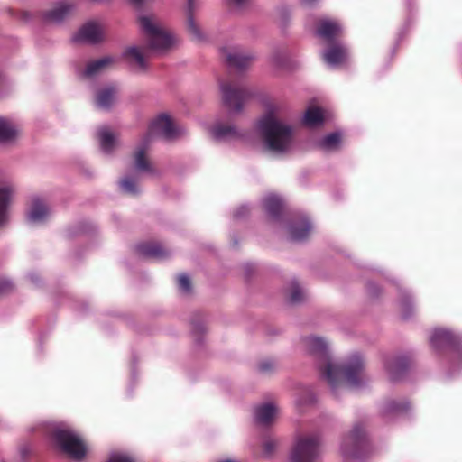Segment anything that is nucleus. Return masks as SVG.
Listing matches in <instances>:
<instances>
[{"instance_id": "2f4dec72", "label": "nucleus", "mask_w": 462, "mask_h": 462, "mask_svg": "<svg viewBox=\"0 0 462 462\" xmlns=\"http://www.w3.org/2000/svg\"><path fill=\"white\" fill-rule=\"evenodd\" d=\"M288 296L291 303L300 302L304 299V292L295 281H292L290 284Z\"/></svg>"}, {"instance_id": "f03ea898", "label": "nucleus", "mask_w": 462, "mask_h": 462, "mask_svg": "<svg viewBox=\"0 0 462 462\" xmlns=\"http://www.w3.org/2000/svg\"><path fill=\"white\" fill-rule=\"evenodd\" d=\"M183 134V129L177 126L172 119L166 114L155 117L149 127L147 134L134 152L133 172L125 174L119 181L120 189L129 195H135L140 191L139 182L143 173H152L153 168L148 159L147 152L152 138L161 137L167 141L174 140Z\"/></svg>"}, {"instance_id": "f257e3e1", "label": "nucleus", "mask_w": 462, "mask_h": 462, "mask_svg": "<svg viewBox=\"0 0 462 462\" xmlns=\"http://www.w3.org/2000/svg\"><path fill=\"white\" fill-rule=\"evenodd\" d=\"M303 346L310 355L318 359V367L332 392L357 388L365 383L364 362L359 355H353L341 365L331 359L325 339L310 336L303 339Z\"/></svg>"}, {"instance_id": "6e6552de", "label": "nucleus", "mask_w": 462, "mask_h": 462, "mask_svg": "<svg viewBox=\"0 0 462 462\" xmlns=\"http://www.w3.org/2000/svg\"><path fill=\"white\" fill-rule=\"evenodd\" d=\"M220 88L225 105L234 112H239L244 105L248 92L240 84L221 82Z\"/></svg>"}, {"instance_id": "9d476101", "label": "nucleus", "mask_w": 462, "mask_h": 462, "mask_svg": "<svg viewBox=\"0 0 462 462\" xmlns=\"http://www.w3.org/2000/svg\"><path fill=\"white\" fill-rule=\"evenodd\" d=\"M146 48L131 46L125 50L124 59L136 73H144L148 69Z\"/></svg>"}, {"instance_id": "a878e982", "label": "nucleus", "mask_w": 462, "mask_h": 462, "mask_svg": "<svg viewBox=\"0 0 462 462\" xmlns=\"http://www.w3.org/2000/svg\"><path fill=\"white\" fill-rule=\"evenodd\" d=\"M141 255L150 258L162 259L168 255L167 251L157 243H144L137 247Z\"/></svg>"}, {"instance_id": "4be33fe9", "label": "nucleus", "mask_w": 462, "mask_h": 462, "mask_svg": "<svg viewBox=\"0 0 462 462\" xmlns=\"http://www.w3.org/2000/svg\"><path fill=\"white\" fill-rule=\"evenodd\" d=\"M278 415V408L273 402L263 403L255 409L257 423L266 426L273 422Z\"/></svg>"}, {"instance_id": "423d86ee", "label": "nucleus", "mask_w": 462, "mask_h": 462, "mask_svg": "<svg viewBox=\"0 0 462 462\" xmlns=\"http://www.w3.org/2000/svg\"><path fill=\"white\" fill-rule=\"evenodd\" d=\"M340 452L345 460L354 462H364L372 456L374 449L362 425H355L353 430L344 436Z\"/></svg>"}, {"instance_id": "5701e85b", "label": "nucleus", "mask_w": 462, "mask_h": 462, "mask_svg": "<svg viewBox=\"0 0 462 462\" xmlns=\"http://www.w3.org/2000/svg\"><path fill=\"white\" fill-rule=\"evenodd\" d=\"M341 25L334 20L323 19L319 22L317 34L328 42L333 41L340 34Z\"/></svg>"}, {"instance_id": "412c9836", "label": "nucleus", "mask_w": 462, "mask_h": 462, "mask_svg": "<svg viewBox=\"0 0 462 462\" xmlns=\"http://www.w3.org/2000/svg\"><path fill=\"white\" fill-rule=\"evenodd\" d=\"M17 125L8 118L0 116V144L13 143L18 137Z\"/></svg>"}, {"instance_id": "6ab92c4d", "label": "nucleus", "mask_w": 462, "mask_h": 462, "mask_svg": "<svg viewBox=\"0 0 462 462\" xmlns=\"http://www.w3.org/2000/svg\"><path fill=\"white\" fill-rule=\"evenodd\" d=\"M212 136L217 141H230L241 138L242 134L231 125L216 123L210 129Z\"/></svg>"}, {"instance_id": "7ed1b4c3", "label": "nucleus", "mask_w": 462, "mask_h": 462, "mask_svg": "<svg viewBox=\"0 0 462 462\" xmlns=\"http://www.w3.org/2000/svg\"><path fill=\"white\" fill-rule=\"evenodd\" d=\"M257 129L265 147L271 152L282 154L291 149L292 128L279 118L273 107L259 119Z\"/></svg>"}, {"instance_id": "79ce46f5", "label": "nucleus", "mask_w": 462, "mask_h": 462, "mask_svg": "<svg viewBox=\"0 0 462 462\" xmlns=\"http://www.w3.org/2000/svg\"><path fill=\"white\" fill-rule=\"evenodd\" d=\"M248 213L249 208L247 206H241L234 212V217L239 219L246 216Z\"/></svg>"}, {"instance_id": "2eb2a0df", "label": "nucleus", "mask_w": 462, "mask_h": 462, "mask_svg": "<svg viewBox=\"0 0 462 462\" xmlns=\"http://www.w3.org/2000/svg\"><path fill=\"white\" fill-rule=\"evenodd\" d=\"M97 137L102 152L106 154L113 153L119 146L118 135L107 125L97 129Z\"/></svg>"}, {"instance_id": "dca6fc26", "label": "nucleus", "mask_w": 462, "mask_h": 462, "mask_svg": "<svg viewBox=\"0 0 462 462\" xmlns=\"http://www.w3.org/2000/svg\"><path fill=\"white\" fill-rule=\"evenodd\" d=\"M118 89L114 85L106 86L97 91L95 106L101 110H109L116 102Z\"/></svg>"}, {"instance_id": "c756f323", "label": "nucleus", "mask_w": 462, "mask_h": 462, "mask_svg": "<svg viewBox=\"0 0 462 462\" xmlns=\"http://www.w3.org/2000/svg\"><path fill=\"white\" fill-rule=\"evenodd\" d=\"M269 62L274 69H285L288 65V55L283 51H275L271 54Z\"/></svg>"}, {"instance_id": "a211bd4d", "label": "nucleus", "mask_w": 462, "mask_h": 462, "mask_svg": "<svg viewBox=\"0 0 462 462\" xmlns=\"http://www.w3.org/2000/svg\"><path fill=\"white\" fill-rule=\"evenodd\" d=\"M75 10V5L69 1H62L47 11L44 19L51 23H60L69 16Z\"/></svg>"}, {"instance_id": "a18cd8bd", "label": "nucleus", "mask_w": 462, "mask_h": 462, "mask_svg": "<svg viewBox=\"0 0 462 462\" xmlns=\"http://www.w3.org/2000/svg\"><path fill=\"white\" fill-rule=\"evenodd\" d=\"M131 1L135 5H141L144 0H131Z\"/></svg>"}, {"instance_id": "a19ab883", "label": "nucleus", "mask_w": 462, "mask_h": 462, "mask_svg": "<svg viewBox=\"0 0 462 462\" xmlns=\"http://www.w3.org/2000/svg\"><path fill=\"white\" fill-rule=\"evenodd\" d=\"M32 446L28 443L23 444L19 448V453L22 457V458H26L31 453H32Z\"/></svg>"}, {"instance_id": "49530a36", "label": "nucleus", "mask_w": 462, "mask_h": 462, "mask_svg": "<svg viewBox=\"0 0 462 462\" xmlns=\"http://www.w3.org/2000/svg\"><path fill=\"white\" fill-rule=\"evenodd\" d=\"M304 3L306 4H311L312 2H314L315 0H302Z\"/></svg>"}, {"instance_id": "e433bc0d", "label": "nucleus", "mask_w": 462, "mask_h": 462, "mask_svg": "<svg viewBox=\"0 0 462 462\" xmlns=\"http://www.w3.org/2000/svg\"><path fill=\"white\" fill-rule=\"evenodd\" d=\"M276 364L273 360H263L259 364V370L262 373H270L274 370Z\"/></svg>"}, {"instance_id": "39448f33", "label": "nucleus", "mask_w": 462, "mask_h": 462, "mask_svg": "<svg viewBox=\"0 0 462 462\" xmlns=\"http://www.w3.org/2000/svg\"><path fill=\"white\" fill-rule=\"evenodd\" d=\"M141 31L147 41V49L154 52H162L174 43V38L162 23L152 14L139 17Z\"/></svg>"}, {"instance_id": "4468645a", "label": "nucleus", "mask_w": 462, "mask_h": 462, "mask_svg": "<svg viewBox=\"0 0 462 462\" xmlns=\"http://www.w3.org/2000/svg\"><path fill=\"white\" fill-rule=\"evenodd\" d=\"M15 188L10 181L0 184V227L8 220V208L14 196Z\"/></svg>"}, {"instance_id": "ea45409f", "label": "nucleus", "mask_w": 462, "mask_h": 462, "mask_svg": "<svg viewBox=\"0 0 462 462\" xmlns=\"http://www.w3.org/2000/svg\"><path fill=\"white\" fill-rule=\"evenodd\" d=\"M13 289V284L9 280L0 281V295L10 291Z\"/></svg>"}, {"instance_id": "b1692460", "label": "nucleus", "mask_w": 462, "mask_h": 462, "mask_svg": "<svg viewBox=\"0 0 462 462\" xmlns=\"http://www.w3.org/2000/svg\"><path fill=\"white\" fill-rule=\"evenodd\" d=\"M311 230V226L309 220L304 217L299 220L293 221L289 227L290 237L293 241H303L308 237Z\"/></svg>"}, {"instance_id": "20e7f679", "label": "nucleus", "mask_w": 462, "mask_h": 462, "mask_svg": "<svg viewBox=\"0 0 462 462\" xmlns=\"http://www.w3.org/2000/svg\"><path fill=\"white\" fill-rule=\"evenodd\" d=\"M46 432L53 438L60 450L69 457L79 460L87 453V446L82 438L65 424H48Z\"/></svg>"}, {"instance_id": "de8ad7c7", "label": "nucleus", "mask_w": 462, "mask_h": 462, "mask_svg": "<svg viewBox=\"0 0 462 462\" xmlns=\"http://www.w3.org/2000/svg\"><path fill=\"white\" fill-rule=\"evenodd\" d=\"M403 316H404V318H407L408 314L407 313H403Z\"/></svg>"}, {"instance_id": "c9c22d12", "label": "nucleus", "mask_w": 462, "mask_h": 462, "mask_svg": "<svg viewBox=\"0 0 462 462\" xmlns=\"http://www.w3.org/2000/svg\"><path fill=\"white\" fill-rule=\"evenodd\" d=\"M107 462H134L131 457L124 453H113Z\"/></svg>"}, {"instance_id": "f704fd0d", "label": "nucleus", "mask_w": 462, "mask_h": 462, "mask_svg": "<svg viewBox=\"0 0 462 462\" xmlns=\"http://www.w3.org/2000/svg\"><path fill=\"white\" fill-rule=\"evenodd\" d=\"M302 393L304 395V398L299 397L295 400L297 406L300 407L304 404H309L314 402V397L309 390H304Z\"/></svg>"}, {"instance_id": "7c9ffc66", "label": "nucleus", "mask_w": 462, "mask_h": 462, "mask_svg": "<svg viewBox=\"0 0 462 462\" xmlns=\"http://www.w3.org/2000/svg\"><path fill=\"white\" fill-rule=\"evenodd\" d=\"M341 142V136L338 133H332L325 136L319 142V146L327 151L337 149Z\"/></svg>"}, {"instance_id": "aec40b11", "label": "nucleus", "mask_w": 462, "mask_h": 462, "mask_svg": "<svg viewBox=\"0 0 462 462\" xmlns=\"http://www.w3.org/2000/svg\"><path fill=\"white\" fill-rule=\"evenodd\" d=\"M384 369L391 380L396 381L401 378L407 369V361L400 356H388L384 360Z\"/></svg>"}, {"instance_id": "f8f14e48", "label": "nucleus", "mask_w": 462, "mask_h": 462, "mask_svg": "<svg viewBox=\"0 0 462 462\" xmlns=\"http://www.w3.org/2000/svg\"><path fill=\"white\" fill-rule=\"evenodd\" d=\"M104 38V29L98 23L88 22L73 36L75 42L97 43Z\"/></svg>"}, {"instance_id": "72a5a7b5", "label": "nucleus", "mask_w": 462, "mask_h": 462, "mask_svg": "<svg viewBox=\"0 0 462 462\" xmlns=\"http://www.w3.org/2000/svg\"><path fill=\"white\" fill-rule=\"evenodd\" d=\"M178 286L182 292L189 293L191 289L189 277L185 273L180 274L178 276Z\"/></svg>"}, {"instance_id": "37998d69", "label": "nucleus", "mask_w": 462, "mask_h": 462, "mask_svg": "<svg viewBox=\"0 0 462 462\" xmlns=\"http://www.w3.org/2000/svg\"><path fill=\"white\" fill-rule=\"evenodd\" d=\"M400 304L403 309V311L410 306V300L405 296L401 301Z\"/></svg>"}, {"instance_id": "c03bdc74", "label": "nucleus", "mask_w": 462, "mask_h": 462, "mask_svg": "<svg viewBox=\"0 0 462 462\" xmlns=\"http://www.w3.org/2000/svg\"><path fill=\"white\" fill-rule=\"evenodd\" d=\"M217 462H239V461L236 460V459L226 458V459H220Z\"/></svg>"}, {"instance_id": "f3484780", "label": "nucleus", "mask_w": 462, "mask_h": 462, "mask_svg": "<svg viewBox=\"0 0 462 462\" xmlns=\"http://www.w3.org/2000/svg\"><path fill=\"white\" fill-rule=\"evenodd\" d=\"M323 60L330 67L343 64L348 57V51L342 43H335L322 53Z\"/></svg>"}, {"instance_id": "c85d7f7f", "label": "nucleus", "mask_w": 462, "mask_h": 462, "mask_svg": "<svg viewBox=\"0 0 462 462\" xmlns=\"http://www.w3.org/2000/svg\"><path fill=\"white\" fill-rule=\"evenodd\" d=\"M187 4H188V18H187L188 30L197 40H203L204 35L193 16V12L196 8L195 0H187Z\"/></svg>"}, {"instance_id": "9b49d317", "label": "nucleus", "mask_w": 462, "mask_h": 462, "mask_svg": "<svg viewBox=\"0 0 462 462\" xmlns=\"http://www.w3.org/2000/svg\"><path fill=\"white\" fill-rule=\"evenodd\" d=\"M222 52L225 55V60L227 65L237 69H244L247 68L255 59V56L253 53L244 52L237 47H225L223 48Z\"/></svg>"}, {"instance_id": "393cba45", "label": "nucleus", "mask_w": 462, "mask_h": 462, "mask_svg": "<svg viewBox=\"0 0 462 462\" xmlns=\"http://www.w3.org/2000/svg\"><path fill=\"white\" fill-rule=\"evenodd\" d=\"M115 62L111 56H105L98 60L88 62L83 71V75L87 78H93L107 69Z\"/></svg>"}, {"instance_id": "1a4fd4ad", "label": "nucleus", "mask_w": 462, "mask_h": 462, "mask_svg": "<svg viewBox=\"0 0 462 462\" xmlns=\"http://www.w3.org/2000/svg\"><path fill=\"white\" fill-rule=\"evenodd\" d=\"M51 214V208L43 199L34 196L30 199L26 211V219L30 224H42L49 219Z\"/></svg>"}, {"instance_id": "bb28decb", "label": "nucleus", "mask_w": 462, "mask_h": 462, "mask_svg": "<svg viewBox=\"0 0 462 462\" xmlns=\"http://www.w3.org/2000/svg\"><path fill=\"white\" fill-rule=\"evenodd\" d=\"M326 119L325 111L319 107L310 106L303 116V124L309 127H316L323 124Z\"/></svg>"}, {"instance_id": "473e14b6", "label": "nucleus", "mask_w": 462, "mask_h": 462, "mask_svg": "<svg viewBox=\"0 0 462 462\" xmlns=\"http://www.w3.org/2000/svg\"><path fill=\"white\" fill-rule=\"evenodd\" d=\"M408 406L409 405L406 402L400 403L395 401H392L385 405L384 412L385 413H391V412L398 413V412L405 411L406 410H408Z\"/></svg>"}, {"instance_id": "4c0bfd02", "label": "nucleus", "mask_w": 462, "mask_h": 462, "mask_svg": "<svg viewBox=\"0 0 462 462\" xmlns=\"http://www.w3.org/2000/svg\"><path fill=\"white\" fill-rule=\"evenodd\" d=\"M226 2L231 8L240 10L248 5L249 0H226Z\"/></svg>"}, {"instance_id": "cd10ccee", "label": "nucleus", "mask_w": 462, "mask_h": 462, "mask_svg": "<svg viewBox=\"0 0 462 462\" xmlns=\"http://www.w3.org/2000/svg\"><path fill=\"white\" fill-rule=\"evenodd\" d=\"M263 207L266 213L272 218H276L279 217L283 208V203L281 198L276 195L270 194L263 199Z\"/></svg>"}, {"instance_id": "58836bf2", "label": "nucleus", "mask_w": 462, "mask_h": 462, "mask_svg": "<svg viewBox=\"0 0 462 462\" xmlns=\"http://www.w3.org/2000/svg\"><path fill=\"white\" fill-rule=\"evenodd\" d=\"M275 441L273 439H266L263 442V451L266 456L272 455L275 448Z\"/></svg>"}, {"instance_id": "ddd939ff", "label": "nucleus", "mask_w": 462, "mask_h": 462, "mask_svg": "<svg viewBox=\"0 0 462 462\" xmlns=\"http://www.w3.org/2000/svg\"><path fill=\"white\" fill-rule=\"evenodd\" d=\"M459 342L460 337L458 335H455L451 331L444 328H437L433 330L430 336V345L435 349L450 346L453 352L458 353L457 345H458Z\"/></svg>"}, {"instance_id": "0eeeda50", "label": "nucleus", "mask_w": 462, "mask_h": 462, "mask_svg": "<svg viewBox=\"0 0 462 462\" xmlns=\"http://www.w3.org/2000/svg\"><path fill=\"white\" fill-rule=\"evenodd\" d=\"M321 455L320 439L317 434L297 438L291 453L292 462H317Z\"/></svg>"}]
</instances>
